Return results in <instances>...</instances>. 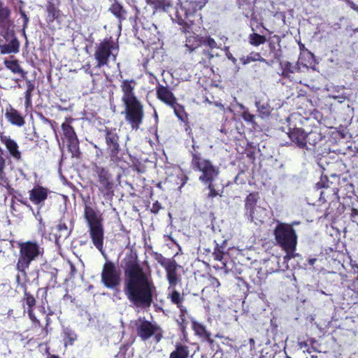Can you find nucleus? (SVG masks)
<instances>
[{
  "label": "nucleus",
  "mask_w": 358,
  "mask_h": 358,
  "mask_svg": "<svg viewBox=\"0 0 358 358\" xmlns=\"http://www.w3.org/2000/svg\"><path fill=\"white\" fill-rule=\"evenodd\" d=\"M155 289L151 278L139 265H131L125 271L124 292L136 306L150 307Z\"/></svg>",
  "instance_id": "nucleus-1"
},
{
  "label": "nucleus",
  "mask_w": 358,
  "mask_h": 358,
  "mask_svg": "<svg viewBox=\"0 0 358 358\" xmlns=\"http://www.w3.org/2000/svg\"><path fill=\"white\" fill-rule=\"evenodd\" d=\"M273 234L277 243L286 252L283 258L285 263L298 256L294 252L297 245V235L292 225L278 222Z\"/></svg>",
  "instance_id": "nucleus-2"
},
{
  "label": "nucleus",
  "mask_w": 358,
  "mask_h": 358,
  "mask_svg": "<svg viewBox=\"0 0 358 358\" xmlns=\"http://www.w3.org/2000/svg\"><path fill=\"white\" fill-rule=\"evenodd\" d=\"M192 166L194 170L201 173L199 180L203 184L213 182L220 173L218 167L213 165L210 160L201 157L197 152L192 153Z\"/></svg>",
  "instance_id": "nucleus-3"
},
{
  "label": "nucleus",
  "mask_w": 358,
  "mask_h": 358,
  "mask_svg": "<svg viewBox=\"0 0 358 358\" xmlns=\"http://www.w3.org/2000/svg\"><path fill=\"white\" fill-rule=\"evenodd\" d=\"M43 253V248L34 242H26L20 245V257L17 263V269L21 275H26L25 269L31 261L35 260Z\"/></svg>",
  "instance_id": "nucleus-4"
},
{
  "label": "nucleus",
  "mask_w": 358,
  "mask_h": 358,
  "mask_svg": "<svg viewBox=\"0 0 358 358\" xmlns=\"http://www.w3.org/2000/svg\"><path fill=\"white\" fill-rule=\"evenodd\" d=\"M118 52V46L110 40H104L96 45L94 58L97 62L96 66L100 68L108 65L110 60L115 61Z\"/></svg>",
  "instance_id": "nucleus-5"
},
{
  "label": "nucleus",
  "mask_w": 358,
  "mask_h": 358,
  "mask_svg": "<svg viewBox=\"0 0 358 358\" xmlns=\"http://www.w3.org/2000/svg\"><path fill=\"white\" fill-rule=\"evenodd\" d=\"M257 194H250L246 197L245 203L246 215L251 222H254L255 224L262 222L266 217L265 208L257 205Z\"/></svg>",
  "instance_id": "nucleus-6"
},
{
  "label": "nucleus",
  "mask_w": 358,
  "mask_h": 358,
  "mask_svg": "<svg viewBox=\"0 0 358 358\" xmlns=\"http://www.w3.org/2000/svg\"><path fill=\"white\" fill-rule=\"evenodd\" d=\"M125 104V120L133 129H138L144 117L143 105L135 101Z\"/></svg>",
  "instance_id": "nucleus-7"
},
{
  "label": "nucleus",
  "mask_w": 358,
  "mask_h": 358,
  "mask_svg": "<svg viewBox=\"0 0 358 358\" xmlns=\"http://www.w3.org/2000/svg\"><path fill=\"white\" fill-rule=\"evenodd\" d=\"M101 282L108 288L114 289L120 283V271L111 262L104 264L101 272Z\"/></svg>",
  "instance_id": "nucleus-8"
},
{
  "label": "nucleus",
  "mask_w": 358,
  "mask_h": 358,
  "mask_svg": "<svg viewBox=\"0 0 358 358\" xmlns=\"http://www.w3.org/2000/svg\"><path fill=\"white\" fill-rule=\"evenodd\" d=\"M137 334L143 341L154 336L156 342H159L162 337V331L157 324L143 320H138Z\"/></svg>",
  "instance_id": "nucleus-9"
},
{
  "label": "nucleus",
  "mask_w": 358,
  "mask_h": 358,
  "mask_svg": "<svg viewBox=\"0 0 358 358\" xmlns=\"http://www.w3.org/2000/svg\"><path fill=\"white\" fill-rule=\"evenodd\" d=\"M93 169L98 177L99 190L104 196L113 195L114 183L111 175L104 168L97 165H95Z\"/></svg>",
  "instance_id": "nucleus-10"
},
{
  "label": "nucleus",
  "mask_w": 358,
  "mask_h": 358,
  "mask_svg": "<svg viewBox=\"0 0 358 358\" xmlns=\"http://www.w3.org/2000/svg\"><path fill=\"white\" fill-rule=\"evenodd\" d=\"M157 262L165 268L166 278L169 284V289L175 287L179 281L177 271L180 267L176 262L171 259H166L160 256Z\"/></svg>",
  "instance_id": "nucleus-11"
},
{
  "label": "nucleus",
  "mask_w": 358,
  "mask_h": 358,
  "mask_svg": "<svg viewBox=\"0 0 358 358\" xmlns=\"http://www.w3.org/2000/svg\"><path fill=\"white\" fill-rule=\"evenodd\" d=\"M106 142L110 151V157L112 161L117 162L120 159L119 156L120 145L119 137L115 130L107 131L106 134Z\"/></svg>",
  "instance_id": "nucleus-12"
},
{
  "label": "nucleus",
  "mask_w": 358,
  "mask_h": 358,
  "mask_svg": "<svg viewBox=\"0 0 358 358\" xmlns=\"http://www.w3.org/2000/svg\"><path fill=\"white\" fill-rule=\"evenodd\" d=\"M62 129L68 143L69 150L73 155H77L78 153V140L73 127L68 123H63Z\"/></svg>",
  "instance_id": "nucleus-13"
},
{
  "label": "nucleus",
  "mask_w": 358,
  "mask_h": 358,
  "mask_svg": "<svg viewBox=\"0 0 358 358\" xmlns=\"http://www.w3.org/2000/svg\"><path fill=\"white\" fill-rule=\"evenodd\" d=\"M84 217L87 223L89 229L103 227L101 215L92 207L88 206H85Z\"/></svg>",
  "instance_id": "nucleus-14"
},
{
  "label": "nucleus",
  "mask_w": 358,
  "mask_h": 358,
  "mask_svg": "<svg viewBox=\"0 0 358 358\" xmlns=\"http://www.w3.org/2000/svg\"><path fill=\"white\" fill-rule=\"evenodd\" d=\"M49 191L42 186H35L29 192L30 201L35 205L43 206L48 197Z\"/></svg>",
  "instance_id": "nucleus-15"
},
{
  "label": "nucleus",
  "mask_w": 358,
  "mask_h": 358,
  "mask_svg": "<svg viewBox=\"0 0 358 358\" xmlns=\"http://www.w3.org/2000/svg\"><path fill=\"white\" fill-rule=\"evenodd\" d=\"M136 83L134 80H124L121 84V89L123 92L122 101L124 103L138 101L134 96V90Z\"/></svg>",
  "instance_id": "nucleus-16"
},
{
  "label": "nucleus",
  "mask_w": 358,
  "mask_h": 358,
  "mask_svg": "<svg viewBox=\"0 0 358 358\" xmlns=\"http://www.w3.org/2000/svg\"><path fill=\"white\" fill-rule=\"evenodd\" d=\"M90 238L95 248L104 255L105 251L103 249V240H104V231L103 227L89 229Z\"/></svg>",
  "instance_id": "nucleus-17"
},
{
  "label": "nucleus",
  "mask_w": 358,
  "mask_h": 358,
  "mask_svg": "<svg viewBox=\"0 0 358 358\" xmlns=\"http://www.w3.org/2000/svg\"><path fill=\"white\" fill-rule=\"evenodd\" d=\"M315 133L305 134L301 129H294L289 133V136L292 142L295 143L300 148H305L307 144V139L315 136Z\"/></svg>",
  "instance_id": "nucleus-18"
},
{
  "label": "nucleus",
  "mask_w": 358,
  "mask_h": 358,
  "mask_svg": "<svg viewBox=\"0 0 358 358\" xmlns=\"http://www.w3.org/2000/svg\"><path fill=\"white\" fill-rule=\"evenodd\" d=\"M73 229L71 220L64 216L59 220L58 224L56 227L57 233L56 237L58 238H67L71 234Z\"/></svg>",
  "instance_id": "nucleus-19"
},
{
  "label": "nucleus",
  "mask_w": 358,
  "mask_h": 358,
  "mask_svg": "<svg viewBox=\"0 0 358 358\" xmlns=\"http://www.w3.org/2000/svg\"><path fill=\"white\" fill-rule=\"evenodd\" d=\"M156 92L157 98L166 104L171 107H174L176 104V99L168 87L159 85L156 88Z\"/></svg>",
  "instance_id": "nucleus-20"
},
{
  "label": "nucleus",
  "mask_w": 358,
  "mask_h": 358,
  "mask_svg": "<svg viewBox=\"0 0 358 358\" xmlns=\"http://www.w3.org/2000/svg\"><path fill=\"white\" fill-rule=\"evenodd\" d=\"M0 140L1 143H3L6 148H7L8 151L9 152L10 155L16 160H20L21 159V152L18 150V145L17 143L9 136H6L3 134L0 135Z\"/></svg>",
  "instance_id": "nucleus-21"
},
{
  "label": "nucleus",
  "mask_w": 358,
  "mask_h": 358,
  "mask_svg": "<svg viewBox=\"0 0 358 358\" xmlns=\"http://www.w3.org/2000/svg\"><path fill=\"white\" fill-rule=\"evenodd\" d=\"M10 41L6 39L8 43L0 44V52L1 54H11L19 52L20 42L15 37H13V34H10Z\"/></svg>",
  "instance_id": "nucleus-22"
},
{
  "label": "nucleus",
  "mask_w": 358,
  "mask_h": 358,
  "mask_svg": "<svg viewBox=\"0 0 358 358\" xmlns=\"http://www.w3.org/2000/svg\"><path fill=\"white\" fill-rule=\"evenodd\" d=\"M5 116L12 124L21 127L24 124L23 117L12 107L6 109Z\"/></svg>",
  "instance_id": "nucleus-23"
},
{
  "label": "nucleus",
  "mask_w": 358,
  "mask_h": 358,
  "mask_svg": "<svg viewBox=\"0 0 358 358\" xmlns=\"http://www.w3.org/2000/svg\"><path fill=\"white\" fill-rule=\"evenodd\" d=\"M188 347L181 343H176V349L171 353L169 358H187Z\"/></svg>",
  "instance_id": "nucleus-24"
},
{
  "label": "nucleus",
  "mask_w": 358,
  "mask_h": 358,
  "mask_svg": "<svg viewBox=\"0 0 358 358\" xmlns=\"http://www.w3.org/2000/svg\"><path fill=\"white\" fill-rule=\"evenodd\" d=\"M192 327L195 334L200 337L205 338L209 343H213V340L210 337V333L208 332L204 326L202 324L194 322L192 324Z\"/></svg>",
  "instance_id": "nucleus-25"
},
{
  "label": "nucleus",
  "mask_w": 358,
  "mask_h": 358,
  "mask_svg": "<svg viewBox=\"0 0 358 358\" xmlns=\"http://www.w3.org/2000/svg\"><path fill=\"white\" fill-rule=\"evenodd\" d=\"M4 64L6 68L10 69L13 73H18L21 75L22 78H25L26 73L20 67L17 60H5Z\"/></svg>",
  "instance_id": "nucleus-26"
},
{
  "label": "nucleus",
  "mask_w": 358,
  "mask_h": 358,
  "mask_svg": "<svg viewBox=\"0 0 358 358\" xmlns=\"http://www.w3.org/2000/svg\"><path fill=\"white\" fill-rule=\"evenodd\" d=\"M255 106L262 117L269 115L271 113V107L268 103H262L259 101H257L255 102Z\"/></svg>",
  "instance_id": "nucleus-27"
},
{
  "label": "nucleus",
  "mask_w": 358,
  "mask_h": 358,
  "mask_svg": "<svg viewBox=\"0 0 358 358\" xmlns=\"http://www.w3.org/2000/svg\"><path fill=\"white\" fill-rule=\"evenodd\" d=\"M26 87L27 90L25 92V105L27 107H28L31 105V93L34 90V85L31 80H27L26 81Z\"/></svg>",
  "instance_id": "nucleus-28"
},
{
  "label": "nucleus",
  "mask_w": 358,
  "mask_h": 358,
  "mask_svg": "<svg viewBox=\"0 0 358 358\" xmlns=\"http://www.w3.org/2000/svg\"><path fill=\"white\" fill-rule=\"evenodd\" d=\"M169 290H171V293L169 294L171 302L174 304H176L180 309V308H183L181 305L182 298L180 296V294L175 289V287H173Z\"/></svg>",
  "instance_id": "nucleus-29"
},
{
  "label": "nucleus",
  "mask_w": 358,
  "mask_h": 358,
  "mask_svg": "<svg viewBox=\"0 0 358 358\" xmlns=\"http://www.w3.org/2000/svg\"><path fill=\"white\" fill-rule=\"evenodd\" d=\"M241 62L243 64L245 65L249 64L251 62L255 61H259L262 62H266V59L262 58L259 53H251L250 55L247 56L246 57H243L241 59Z\"/></svg>",
  "instance_id": "nucleus-30"
},
{
  "label": "nucleus",
  "mask_w": 358,
  "mask_h": 358,
  "mask_svg": "<svg viewBox=\"0 0 358 358\" xmlns=\"http://www.w3.org/2000/svg\"><path fill=\"white\" fill-rule=\"evenodd\" d=\"M10 10L0 1V24L6 23L10 17Z\"/></svg>",
  "instance_id": "nucleus-31"
},
{
  "label": "nucleus",
  "mask_w": 358,
  "mask_h": 358,
  "mask_svg": "<svg viewBox=\"0 0 358 358\" xmlns=\"http://www.w3.org/2000/svg\"><path fill=\"white\" fill-rule=\"evenodd\" d=\"M250 43L255 46L263 44L266 42V38L263 36H261L258 34H252L249 36Z\"/></svg>",
  "instance_id": "nucleus-32"
},
{
  "label": "nucleus",
  "mask_w": 358,
  "mask_h": 358,
  "mask_svg": "<svg viewBox=\"0 0 358 358\" xmlns=\"http://www.w3.org/2000/svg\"><path fill=\"white\" fill-rule=\"evenodd\" d=\"M25 130V138L29 141H35L37 138L36 133L35 131V128L34 126L27 127L24 129Z\"/></svg>",
  "instance_id": "nucleus-33"
},
{
  "label": "nucleus",
  "mask_w": 358,
  "mask_h": 358,
  "mask_svg": "<svg viewBox=\"0 0 358 358\" xmlns=\"http://www.w3.org/2000/svg\"><path fill=\"white\" fill-rule=\"evenodd\" d=\"M199 42L196 40L194 36H189L187 38L185 46L189 52L193 51L195 48L199 47Z\"/></svg>",
  "instance_id": "nucleus-34"
},
{
  "label": "nucleus",
  "mask_w": 358,
  "mask_h": 358,
  "mask_svg": "<svg viewBox=\"0 0 358 358\" xmlns=\"http://www.w3.org/2000/svg\"><path fill=\"white\" fill-rule=\"evenodd\" d=\"M174 110V113L182 121H185L186 118V113H185L183 108L179 106L177 103L174 106V107H172Z\"/></svg>",
  "instance_id": "nucleus-35"
},
{
  "label": "nucleus",
  "mask_w": 358,
  "mask_h": 358,
  "mask_svg": "<svg viewBox=\"0 0 358 358\" xmlns=\"http://www.w3.org/2000/svg\"><path fill=\"white\" fill-rule=\"evenodd\" d=\"M208 0H196L190 2L189 3L192 4V12L194 13L197 10H201L205 6Z\"/></svg>",
  "instance_id": "nucleus-36"
},
{
  "label": "nucleus",
  "mask_w": 358,
  "mask_h": 358,
  "mask_svg": "<svg viewBox=\"0 0 358 358\" xmlns=\"http://www.w3.org/2000/svg\"><path fill=\"white\" fill-rule=\"evenodd\" d=\"M294 69H295V67L294 66H292V64L290 62H287L285 64V66L283 68L282 76H284L285 77H288L289 73H293L294 72Z\"/></svg>",
  "instance_id": "nucleus-37"
},
{
  "label": "nucleus",
  "mask_w": 358,
  "mask_h": 358,
  "mask_svg": "<svg viewBox=\"0 0 358 358\" xmlns=\"http://www.w3.org/2000/svg\"><path fill=\"white\" fill-rule=\"evenodd\" d=\"M2 149L0 148V179L3 180L5 178L4 169L6 166V159L2 156Z\"/></svg>",
  "instance_id": "nucleus-38"
},
{
  "label": "nucleus",
  "mask_w": 358,
  "mask_h": 358,
  "mask_svg": "<svg viewBox=\"0 0 358 358\" xmlns=\"http://www.w3.org/2000/svg\"><path fill=\"white\" fill-rule=\"evenodd\" d=\"M180 318L178 320V323L181 327L182 329H185V327H186V320H185V313L187 312V310L184 308H180Z\"/></svg>",
  "instance_id": "nucleus-39"
},
{
  "label": "nucleus",
  "mask_w": 358,
  "mask_h": 358,
  "mask_svg": "<svg viewBox=\"0 0 358 358\" xmlns=\"http://www.w3.org/2000/svg\"><path fill=\"white\" fill-rule=\"evenodd\" d=\"M203 44L205 45H208L211 49L218 48H219L217 46V43L215 42V41L213 38H210V37H208V38H205L203 41Z\"/></svg>",
  "instance_id": "nucleus-40"
},
{
  "label": "nucleus",
  "mask_w": 358,
  "mask_h": 358,
  "mask_svg": "<svg viewBox=\"0 0 358 358\" xmlns=\"http://www.w3.org/2000/svg\"><path fill=\"white\" fill-rule=\"evenodd\" d=\"M111 12L117 17H122V8L119 5H113L110 8Z\"/></svg>",
  "instance_id": "nucleus-41"
},
{
  "label": "nucleus",
  "mask_w": 358,
  "mask_h": 358,
  "mask_svg": "<svg viewBox=\"0 0 358 358\" xmlns=\"http://www.w3.org/2000/svg\"><path fill=\"white\" fill-rule=\"evenodd\" d=\"M242 117L246 122H250L252 124L255 123V115L250 114L247 110L243 111Z\"/></svg>",
  "instance_id": "nucleus-42"
},
{
  "label": "nucleus",
  "mask_w": 358,
  "mask_h": 358,
  "mask_svg": "<svg viewBox=\"0 0 358 358\" xmlns=\"http://www.w3.org/2000/svg\"><path fill=\"white\" fill-rule=\"evenodd\" d=\"M206 185H208V188L210 191L208 193V197L213 198L216 196L217 195V192L215 189V187L213 186V182H208Z\"/></svg>",
  "instance_id": "nucleus-43"
},
{
  "label": "nucleus",
  "mask_w": 358,
  "mask_h": 358,
  "mask_svg": "<svg viewBox=\"0 0 358 358\" xmlns=\"http://www.w3.org/2000/svg\"><path fill=\"white\" fill-rule=\"evenodd\" d=\"M213 256H214V258L215 259L217 260V261H222V258H223V252L221 251L220 249H217L214 252H213Z\"/></svg>",
  "instance_id": "nucleus-44"
},
{
  "label": "nucleus",
  "mask_w": 358,
  "mask_h": 358,
  "mask_svg": "<svg viewBox=\"0 0 358 358\" xmlns=\"http://www.w3.org/2000/svg\"><path fill=\"white\" fill-rule=\"evenodd\" d=\"M35 299L31 295H27L26 303L29 307H32L35 305Z\"/></svg>",
  "instance_id": "nucleus-45"
},
{
  "label": "nucleus",
  "mask_w": 358,
  "mask_h": 358,
  "mask_svg": "<svg viewBox=\"0 0 358 358\" xmlns=\"http://www.w3.org/2000/svg\"><path fill=\"white\" fill-rule=\"evenodd\" d=\"M227 57L229 59H230L234 64L236 63L237 59L232 55L231 53H227Z\"/></svg>",
  "instance_id": "nucleus-46"
},
{
  "label": "nucleus",
  "mask_w": 358,
  "mask_h": 358,
  "mask_svg": "<svg viewBox=\"0 0 358 358\" xmlns=\"http://www.w3.org/2000/svg\"><path fill=\"white\" fill-rule=\"evenodd\" d=\"M316 261H317V259H315V258L309 259H308V263H309L310 265H313Z\"/></svg>",
  "instance_id": "nucleus-47"
},
{
  "label": "nucleus",
  "mask_w": 358,
  "mask_h": 358,
  "mask_svg": "<svg viewBox=\"0 0 358 358\" xmlns=\"http://www.w3.org/2000/svg\"><path fill=\"white\" fill-rule=\"evenodd\" d=\"M69 338L71 340V341H73L76 339V335L74 334H69Z\"/></svg>",
  "instance_id": "nucleus-48"
},
{
  "label": "nucleus",
  "mask_w": 358,
  "mask_h": 358,
  "mask_svg": "<svg viewBox=\"0 0 358 358\" xmlns=\"http://www.w3.org/2000/svg\"><path fill=\"white\" fill-rule=\"evenodd\" d=\"M29 315L30 318H31L33 321H34L36 318H35V317H34V315H32L31 311H30V310L29 311Z\"/></svg>",
  "instance_id": "nucleus-49"
},
{
  "label": "nucleus",
  "mask_w": 358,
  "mask_h": 358,
  "mask_svg": "<svg viewBox=\"0 0 358 358\" xmlns=\"http://www.w3.org/2000/svg\"><path fill=\"white\" fill-rule=\"evenodd\" d=\"M20 277L21 275L19 274L16 276V280L18 283L20 282Z\"/></svg>",
  "instance_id": "nucleus-50"
},
{
  "label": "nucleus",
  "mask_w": 358,
  "mask_h": 358,
  "mask_svg": "<svg viewBox=\"0 0 358 358\" xmlns=\"http://www.w3.org/2000/svg\"><path fill=\"white\" fill-rule=\"evenodd\" d=\"M339 99H340L338 100V101H339L340 103H342V102H343V99H345V97H343V96H342V97H339Z\"/></svg>",
  "instance_id": "nucleus-51"
},
{
  "label": "nucleus",
  "mask_w": 358,
  "mask_h": 358,
  "mask_svg": "<svg viewBox=\"0 0 358 358\" xmlns=\"http://www.w3.org/2000/svg\"><path fill=\"white\" fill-rule=\"evenodd\" d=\"M352 8H353L356 11H357V12H358V6H354Z\"/></svg>",
  "instance_id": "nucleus-52"
},
{
  "label": "nucleus",
  "mask_w": 358,
  "mask_h": 358,
  "mask_svg": "<svg viewBox=\"0 0 358 358\" xmlns=\"http://www.w3.org/2000/svg\"><path fill=\"white\" fill-rule=\"evenodd\" d=\"M24 17V19H25V22H27L28 21V18L27 17L26 15L23 14Z\"/></svg>",
  "instance_id": "nucleus-53"
},
{
  "label": "nucleus",
  "mask_w": 358,
  "mask_h": 358,
  "mask_svg": "<svg viewBox=\"0 0 358 358\" xmlns=\"http://www.w3.org/2000/svg\"><path fill=\"white\" fill-rule=\"evenodd\" d=\"M239 106L241 109H245V107L242 104H240Z\"/></svg>",
  "instance_id": "nucleus-54"
},
{
  "label": "nucleus",
  "mask_w": 358,
  "mask_h": 358,
  "mask_svg": "<svg viewBox=\"0 0 358 358\" xmlns=\"http://www.w3.org/2000/svg\"><path fill=\"white\" fill-rule=\"evenodd\" d=\"M354 212H355V214H357L358 213V210H353Z\"/></svg>",
  "instance_id": "nucleus-55"
},
{
  "label": "nucleus",
  "mask_w": 358,
  "mask_h": 358,
  "mask_svg": "<svg viewBox=\"0 0 358 358\" xmlns=\"http://www.w3.org/2000/svg\"><path fill=\"white\" fill-rule=\"evenodd\" d=\"M155 117L156 118H157V113H156V112H155Z\"/></svg>",
  "instance_id": "nucleus-56"
},
{
  "label": "nucleus",
  "mask_w": 358,
  "mask_h": 358,
  "mask_svg": "<svg viewBox=\"0 0 358 358\" xmlns=\"http://www.w3.org/2000/svg\"><path fill=\"white\" fill-rule=\"evenodd\" d=\"M25 205H27L28 207H29L30 208H31V207L30 206V205L29 204H27L26 203H24Z\"/></svg>",
  "instance_id": "nucleus-57"
},
{
  "label": "nucleus",
  "mask_w": 358,
  "mask_h": 358,
  "mask_svg": "<svg viewBox=\"0 0 358 358\" xmlns=\"http://www.w3.org/2000/svg\"><path fill=\"white\" fill-rule=\"evenodd\" d=\"M50 358H58L57 357H55V356H52Z\"/></svg>",
  "instance_id": "nucleus-58"
},
{
  "label": "nucleus",
  "mask_w": 358,
  "mask_h": 358,
  "mask_svg": "<svg viewBox=\"0 0 358 358\" xmlns=\"http://www.w3.org/2000/svg\"><path fill=\"white\" fill-rule=\"evenodd\" d=\"M192 148L195 150V146L193 145Z\"/></svg>",
  "instance_id": "nucleus-59"
},
{
  "label": "nucleus",
  "mask_w": 358,
  "mask_h": 358,
  "mask_svg": "<svg viewBox=\"0 0 358 358\" xmlns=\"http://www.w3.org/2000/svg\"><path fill=\"white\" fill-rule=\"evenodd\" d=\"M287 358H291V357H287Z\"/></svg>",
  "instance_id": "nucleus-60"
}]
</instances>
